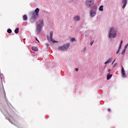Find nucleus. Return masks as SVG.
Segmentation results:
<instances>
[{
	"mask_svg": "<svg viewBox=\"0 0 128 128\" xmlns=\"http://www.w3.org/2000/svg\"><path fill=\"white\" fill-rule=\"evenodd\" d=\"M38 12H40V8H36L34 12H32V15L30 18V22L32 24H34L36 20V18H38Z\"/></svg>",
	"mask_w": 128,
	"mask_h": 128,
	"instance_id": "1",
	"label": "nucleus"
},
{
	"mask_svg": "<svg viewBox=\"0 0 128 128\" xmlns=\"http://www.w3.org/2000/svg\"><path fill=\"white\" fill-rule=\"evenodd\" d=\"M118 31L114 29V28L112 27L110 28L109 31L108 32V36L109 38H116V34Z\"/></svg>",
	"mask_w": 128,
	"mask_h": 128,
	"instance_id": "2",
	"label": "nucleus"
},
{
	"mask_svg": "<svg viewBox=\"0 0 128 128\" xmlns=\"http://www.w3.org/2000/svg\"><path fill=\"white\" fill-rule=\"evenodd\" d=\"M42 26H44V20H40L38 22L36 29L38 34H40V32H42Z\"/></svg>",
	"mask_w": 128,
	"mask_h": 128,
	"instance_id": "3",
	"label": "nucleus"
},
{
	"mask_svg": "<svg viewBox=\"0 0 128 128\" xmlns=\"http://www.w3.org/2000/svg\"><path fill=\"white\" fill-rule=\"evenodd\" d=\"M70 46V43H67L62 46L58 47V50H68Z\"/></svg>",
	"mask_w": 128,
	"mask_h": 128,
	"instance_id": "4",
	"label": "nucleus"
},
{
	"mask_svg": "<svg viewBox=\"0 0 128 128\" xmlns=\"http://www.w3.org/2000/svg\"><path fill=\"white\" fill-rule=\"evenodd\" d=\"M85 4L87 8H92L94 6V0H86Z\"/></svg>",
	"mask_w": 128,
	"mask_h": 128,
	"instance_id": "5",
	"label": "nucleus"
},
{
	"mask_svg": "<svg viewBox=\"0 0 128 128\" xmlns=\"http://www.w3.org/2000/svg\"><path fill=\"white\" fill-rule=\"evenodd\" d=\"M96 8H94L92 9L90 12V18H94V16H96Z\"/></svg>",
	"mask_w": 128,
	"mask_h": 128,
	"instance_id": "6",
	"label": "nucleus"
},
{
	"mask_svg": "<svg viewBox=\"0 0 128 128\" xmlns=\"http://www.w3.org/2000/svg\"><path fill=\"white\" fill-rule=\"evenodd\" d=\"M52 36H54V32H52V31H51L50 32V42H52L53 44H54V42H58V41H56L52 39Z\"/></svg>",
	"mask_w": 128,
	"mask_h": 128,
	"instance_id": "7",
	"label": "nucleus"
},
{
	"mask_svg": "<svg viewBox=\"0 0 128 128\" xmlns=\"http://www.w3.org/2000/svg\"><path fill=\"white\" fill-rule=\"evenodd\" d=\"M73 20H74V22H78V20H80V16H76L73 18Z\"/></svg>",
	"mask_w": 128,
	"mask_h": 128,
	"instance_id": "8",
	"label": "nucleus"
},
{
	"mask_svg": "<svg viewBox=\"0 0 128 128\" xmlns=\"http://www.w3.org/2000/svg\"><path fill=\"white\" fill-rule=\"evenodd\" d=\"M122 76L124 78H126V72H124V67H122Z\"/></svg>",
	"mask_w": 128,
	"mask_h": 128,
	"instance_id": "9",
	"label": "nucleus"
},
{
	"mask_svg": "<svg viewBox=\"0 0 128 128\" xmlns=\"http://www.w3.org/2000/svg\"><path fill=\"white\" fill-rule=\"evenodd\" d=\"M122 2L123 4V6H122V8H126V4L128 2V0H123L122 1Z\"/></svg>",
	"mask_w": 128,
	"mask_h": 128,
	"instance_id": "10",
	"label": "nucleus"
},
{
	"mask_svg": "<svg viewBox=\"0 0 128 128\" xmlns=\"http://www.w3.org/2000/svg\"><path fill=\"white\" fill-rule=\"evenodd\" d=\"M112 60V58H110L106 62H104V64H110Z\"/></svg>",
	"mask_w": 128,
	"mask_h": 128,
	"instance_id": "11",
	"label": "nucleus"
},
{
	"mask_svg": "<svg viewBox=\"0 0 128 128\" xmlns=\"http://www.w3.org/2000/svg\"><path fill=\"white\" fill-rule=\"evenodd\" d=\"M128 44L125 46L124 50L122 51V54H124L125 52H126V48H128Z\"/></svg>",
	"mask_w": 128,
	"mask_h": 128,
	"instance_id": "12",
	"label": "nucleus"
},
{
	"mask_svg": "<svg viewBox=\"0 0 128 128\" xmlns=\"http://www.w3.org/2000/svg\"><path fill=\"white\" fill-rule=\"evenodd\" d=\"M32 48V50H34V52H38V48L36 46H33Z\"/></svg>",
	"mask_w": 128,
	"mask_h": 128,
	"instance_id": "13",
	"label": "nucleus"
},
{
	"mask_svg": "<svg viewBox=\"0 0 128 128\" xmlns=\"http://www.w3.org/2000/svg\"><path fill=\"white\" fill-rule=\"evenodd\" d=\"M112 74H107V80H110L112 77Z\"/></svg>",
	"mask_w": 128,
	"mask_h": 128,
	"instance_id": "14",
	"label": "nucleus"
},
{
	"mask_svg": "<svg viewBox=\"0 0 128 128\" xmlns=\"http://www.w3.org/2000/svg\"><path fill=\"white\" fill-rule=\"evenodd\" d=\"M23 20L26 21L28 20V16L26 15H24L22 17Z\"/></svg>",
	"mask_w": 128,
	"mask_h": 128,
	"instance_id": "15",
	"label": "nucleus"
},
{
	"mask_svg": "<svg viewBox=\"0 0 128 128\" xmlns=\"http://www.w3.org/2000/svg\"><path fill=\"white\" fill-rule=\"evenodd\" d=\"M122 42H123L122 40H120V46H119V47L118 48V50H120V48H122Z\"/></svg>",
	"mask_w": 128,
	"mask_h": 128,
	"instance_id": "16",
	"label": "nucleus"
},
{
	"mask_svg": "<svg viewBox=\"0 0 128 128\" xmlns=\"http://www.w3.org/2000/svg\"><path fill=\"white\" fill-rule=\"evenodd\" d=\"M99 10L100 12H102L104 10V6H100L99 8Z\"/></svg>",
	"mask_w": 128,
	"mask_h": 128,
	"instance_id": "17",
	"label": "nucleus"
},
{
	"mask_svg": "<svg viewBox=\"0 0 128 128\" xmlns=\"http://www.w3.org/2000/svg\"><path fill=\"white\" fill-rule=\"evenodd\" d=\"M20 30V28H16L15 30H14V32L15 34H18V32Z\"/></svg>",
	"mask_w": 128,
	"mask_h": 128,
	"instance_id": "18",
	"label": "nucleus"
},
{
	"mask_svg": "<svg viewBox=\"0 0 128 128\" xmlns=\"http://www.w3.org/2000/svg\"><path fill=\"white\" fill-rule=\"evenodd\" d=\"M7 32L8 34H12V30L10 29H8Z\"/></svg>",
	"mask_w": 128,
	"mask_h": 128,
	"instance_id": "19",
	"label": "nucleus"
},
{
	"mask_svg": "<svg viewBox=\"0 0 128 128\" xmlns=\"http://www.w3.org/2000/svg\"><path fill=\"white\" fill-rule=\"evenodd\" d=\"M94 42V40H92L90 42V46H92V44Z\"/></svg>",
	"mask_w": 128,
	"mask_h": 128,
	"instance_id": "20",
	"label": "nucleus"
},
{
	"mask_svg": "<svg viewBox=\"0 0 128 128\" xmlns=\"http://www.w3.org/2000/svg\"><path fill=\"white\" fill-rule=\"evenodd\" d=\"M74 40H75L74 38H71L72 42H74Z\"/></svg>",
	"mask_w": 128,
	"mask_h": 128,
	"instance_id": "21",
	"label": "nucleus"
},
{
	"mask_svg": "<svg viewBox=\"0 0 128 128\" xmlns=\"http://www.w3.org/2000/svg\"><path fill=\"white\" fill-rule=\"evenodd\" d=\"M118 52H120V50H118L117 52H116V54H118Z\"/></svg>",
	"mask_w": 128,
	"mask_h": 128,
	"instance_id": "22",
	"label": "nucleus"
},
{
	"mask_svg": "<svg viewBox=\"0 0 128 128\" xmlns=\"http://www.w3.org/2000/svg\"><path fill=\"white\" fill-rule=\"evenodd\" d=\"M108 112H110V108H108Z\"/></svg>",
	"mask_w": 128,
	"mask_h": 128,
	"instance_id": "23",
	"label": "nucleus"
},
{
	"mask_svg": "<svg viewBox=\"0 0 128 128\" xmlns=\"http://www.w3.org/2000/svg\"><path fill=\"white\" fill-rule=\"evenodd\" d=\"M76 72H78V68H76Z\"/></svg>",
	"mask_w": 128,
	"mask_h": 128,
	"instance_id": "24",
	"label": "nucleus"
},
{
	"mask_svg": "<svg viewBox=\"0 0 128 128\" xmlns=\"http://www.w3.org/2000/svg\"><path fill=\"white\" fill-rule=\"evenodd\" d=\"M114 62H116V59H114V60L113 61V62H112V64H114Z\"/></svg>",
	"mask_w": 128,
	"mask_h": 128,
	"instance_id": "25",
	"label": "nucleus"
},
{
	"mask_svg": "<svg viewBox=\"0 0 128 128\" xmlns=\"http://www.w3.org/2000/svg\"><path fill=\"white\" fill-rule=\"evenodd\" d=\"M36 40H37L38 42H40V41H38V38H36Z\"/></svg>",
	"mask_w": 128,
	"mask_h": 128,
	"instance_id": "26",
	"label": "nucleus"
},
{
	"mask_svg": "<svg viewBox=\"0 0 128 128\" xmlns=\"http://www.w3.org/2000/svg\"><path fill=\"white\" fill-rule=\"evenodd\" d=\"M108 72H110V69H109V70H108Z\"/></svg>",
	"mask_w": 128,
	"mask_h": 128,
	"instance_id": "27",
	"label": "nucleus"
},
{
	"mask_svg": "<svg viewBox=\"0 0 128 128\" xmlns=\"http://www.w3.org/2000/svg\"><path fill=\"white\" fill-rule=\"evenodd\" d=\"M127 46H128V44H127Z\"/></svg>",
	"mask_w": 128,
	"mask_h": 128,
	"instance_id": "28",
	"label": "nucleus"
}]
</instances>
